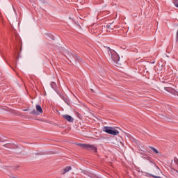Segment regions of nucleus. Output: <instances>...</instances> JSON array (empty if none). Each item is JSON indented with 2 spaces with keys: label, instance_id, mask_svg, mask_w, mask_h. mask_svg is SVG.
Listing matches in <instances>:
<instances>
[{
  "label": "nucleus",
  "instance_id": "obj_1",
  "mask_svg": "<svg viewBox=\"0 0 178 178\" xmlns=\"http://www.w3.org/2000/svg\"><path fill=\"white\" fill-rule=\"evenodd\" d=\"M103 131H105V133H107V134H111V136H118L119 134V131L111 127H104Z\"/></svg>",
  "mask_w": 178,
  "mask_h": 178
},
{
  "label": "nucleus",
  "instance_id": "obj_2",
  "mask_svg": "<svg viewBox=\"0 0 178 178\" xmlns=\"http://www.w3.org/2000/svg\"><path fill=\"white\" fill-rule=\"evenodd\" d=\"M77 145L86 149L87 151H97V147L94 145L84 144V143H78Z\"/></svg>",
  "mask_w": 178,
  "mask_h": 178
},
{
  "label": "nucleus",
  "instance_id": "obj_3",
  "mask_svg": "<svg viewBox=\"0 0 178 178\" xmlns=\"http://www.w3.org/2000/svg\"><path fill=\"white\" fill-rule=\"evenodd\" d=\"M111 59L115 62V63H119V60L120 59V57H119V55L116 51L111 50Z\"/></svg>",
  "mask_w": 178,
  "mask_h": 178
},
{
  "label": "nucleus",
  "instance_id": "obj_4",
  "mask_svg": "<svg viewBox=\"0 0 178 178\" xmlns=\"http://www.w3.org/2000/svg\"><path fill=\"white\" fill-rule=\"evenodd\" d=\"M63 118H64L65 120H67V122H70V123H73V122H74V118L67 114L63 115Z\"/></svg>",
  "mask_w": 178,
  "mask_h": 178
},
{
  "label": "nucleus",
  "instance_id": "obj_5",
  "mask_svg": "<svg viewBox=\"0 0 178 178\" xmlns=\"http://www.w3.org/2000/svg\"><path fill=\"white\" fill-rule=\"evenodd\" d=\"M70 170H72V167L71 166L66 167L63 170L62 175H65V173H67V172H69Z\"/></svg>",
  "mask_w": 178,
  "mask_h": 178
},
{
  "label": "nucleus",
  "instance_id": "obj_6",
  "mask_svg": "<svg viewBox=\"0 0 178 178\" xmlns=\"http://www.w3.org/2000/svg\"><path fill=\"white\" fill-rule=\"evenodd\" d=\"M36 111H37L36 112L38 113H43L42 108L40 105H36Z\"/></svg>",
  "mask_w": 178,
  "mask_h": 178
},
{
  "label": "nucleus",
  "instance_id": "obj_7",
  "mask_svg": "<svg viewBox=\"0 0 178 178\" xmlns=\"http://www.w3.org/2000/svg\"><path fill=\"white\" fill-rule=\"evenodd\" d=\"M30 115H34L35 116L37 115H40V113H38L35 109H33L30 112Z\"/></svg>",
  "mask_w": 178,
  "mask_h": 178
},
{
  "label": "nucleus",
  "instance_id": "obj_8",
  "mask_svg": "<svg viewBox=\"0 0 178 178\" xmlns=\"http://www.w3.org/2000/svg\"><path fill=\"white\" fill-rule=\"evenodd\" d=\"M150 148L152 151L155 152V154H159V152L155 147H150Z\"/></svg>",
  "mask_w": 178,
  "mask_h": 178
},
{
  "label": "nucleus",
  "instance_id": "obj_9",
  "mask_svg": "<svg viewBox=\"0 0 178 178\" xmlns=\"http://www.w3.org/2000/svg\"><path fill=\"white\" fill-rule=\"evenodd\" d=\"M51 86L54 90H55V88H56V83L55 82H51Z\"/></svg>",
  "mask_w": 178,
  "mask_h": 178
},
{
  "label": "nucleus",
  "instance_id": "obj_10",
  "mask_svg": "<svg viewBox=\"0 0 178 178\" xmlns=\"http://www.w3.org/2000/svg\"><path fill=\"white\" fill-rule=\"evenodd\" d=\"M106 27L107 29H108V30H113V27H112V24H111L110 25L108 24Z\"/></svg>",
  "mask_w": 178,
  "mask_h": 178
},
{
  "label": "nucleus",
  "instance_id": "obj_11",
  "mask_svg": "<svg viewBox=\"0 0 178 178\" xmlns=\"http://www.w3.org/2000/svg\"><path fill=\"white\" fill-rule=\"evenodd\" d=\"M156 168V172L158 173V175H159V172H161V169H159V167L156 166V165H155Z\"/></svg>",
  "mask_w": 178,
  "mask_h": 178
},
{
  "label": "nucleus",
  "instance_id": "obj_12",
  "mask_svg": "<svg viewBox=\"0 0 178 178\" xmlns=\"http://www.w3.org/2000/svg\"><path fill=\"white\" fill-rule=\"evenodd\" d=\"M174 162H175V163L176 165H178V159H177V158H176V157L174 158Z\"/></svg>",
  "mask_w": 178,
  "mask_h": 178
},
{
  "label": "nucleus",
  "instance_id": "obj_13",
  "mask_svg": "<svg viewBox=\"0 0 178 178\" xmlns=\"http://www.w3.org/2000/svg\"><path fill=\"white\" fill-rule=\"evenodd\" d=\"M174 5H175V6H176L177 8H178V0H175V1H174Z\"/></svg>",
  "mask_w": 178,
  "mask_h": 178
},
{
  "label": "nucleus",
  "instance_id": "obj_14",
  "mask_svg": "<svg viewBox=\"0 0 178 178\" xmlns=\"http://www.w3.org/2000/svg\"><path fill=\"white\" fill-rule=\"evenodd\" d=\"M164 90H165V91H169V90H170V86L165 87Z\"/></svg>",
  "mask_w": 178,
  "mask_h": 178
},
{
  "label": "nucleus",
  "instance_id": "obj_15",
  "mask_svg": "<svg viewBox=\"0 0 178 178\" xmlns=\"http://www.w3.org/2000/svg\"><path fill=\"white\" fill-rule=\"evenodd\" d=\"M4 147H6V148H9V147H10V144L7 143V144L4 145Z\"/></svg>",
  "mask_w": 178,
  "mask_h": 178
},
{
  "label": "nucleus",
  "instance_id": "obj_16",
  "mask_svg": "<svg viewBox=\"0 0 178 178\" xmlns=\"http://www.w3.org/2000/svg\"><path fill=\"white\" fill-rule=\"evenodd\" d=\"M10 112L11 113H15V111H13V110H10Z\"/></svg>",
  "mask_w": 178,
  "mask_h": 178
},
{
  "label": "nucleus",
  "instance_id": "obj_17",
  "mask_svg": "<svg viewBox=\"0 0 178 178\" xmlns=\"http://www.w3.org/2000/svg\"><path fill=\"white\" fill-rule=\"evenodd\" d=\"M23 111H24V112H27V111H29V109H24Z\"/></svg>",
  "mask_w": 178,
  "mask_h": 178
},
{
  "label": "nucleus",
  "instance_id": "obj_18",
  "mask_svg": "<svg viewBox=\"0 0 178 178\" xmlns=\"http://www.w3.org/2000/svg\"><path fill=\"white\" fill-rule=\"evenodd\" d=\"M2 141H3V140H2V138H0V143H2Z\"/></svg>",
  "mask_w": 178,
  "mask_h": 178
},
{
  "label": "nucleus",
  "instance_id": "obj_19",
  "mask_svg": "<svg viewBox=\"0 0 178 178\" xmlns=\"http://www.w3.org/2000/svg\"><path fill=\"white\" fill-rule=\"evenodd\" d=\"M91 91H92V92H94V90L92 89Z\"/></svg>",
  "mask_w": 178,
  "mask_h": 178
},
{
  "label": "nucleus",
  "instance_id": "obj_20",
  "mask_svg": "<svg viewBox=\"0 0 178 178\" xmlns=\"http://www.w3.org/2000/svg\"><path fill=\"white\" fill-rule=\"evenodd\" d=\"M92 33H95V32L94 31H92Z\"/></svg>",
  "mask_w": 178,
  "mask_h": 178
}]
</instances>
